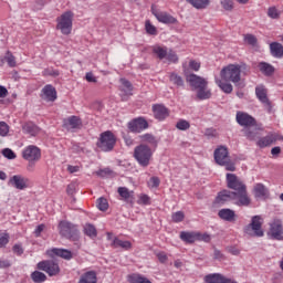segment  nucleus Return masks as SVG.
Returning <instances> with one entry per match:
<instances>
[{
	"instance_id": "f257e3e1",
	"label": "nucleus",
	"mask_w": 283,
	"mask_h": 283,
	"mask_svg": "<svg viewBox=\"0 0 283 283\" xmlns=\"http://www.w3.org/2000/svg\"><path fill=\"white\" fill-rule=\"evenodd\" d=\"M227 187L232 189L234 196L239 197L237 202L239 207H249L251 205V198H249L247 192V185L235 174H227Z\"/></svg>"
},
{
	"instance_id": "f03ea898",
	"label": "nucleus",
	"mask_w": 283,
	"mask_h": 283,
	"mask_svg": "<svg viewBox=\"0 0 283 283\" xmlns=\"http://www.w3.org/2000/svg\"><path fill=\"white\" fill-rule=\"evenodd\" d=\"M186 81L189 83L192 92H196L198 101H207L211 98V90H209V82L205 77L198 76L193 73L186 75Z\"/></svg>"
},
{
	"instance_id": "7ed1b4c3",
	"label": "nucleus",
	"mask_w": 283,
	"mask_h": 283,
	"mask_svg": "<svg viewBox=\"0 0 283 283\" xmlns=\"http://www.w3.org/2000/svg\"><path fill=\"white\" fill-rule=\"evenodd\" d=\"M216 83L224 94H231L233 92L231 83H240V72H221L216 76Z\"/></svg>"
},
{
	"instance_id": "20e7f679",
	"label": "nucleus",
	"mask_w": 283,
	"mask_h": 283,
	"mask_svg": "<svg viewBox=\"0 0 283 283\" xmlns=\"http://www.w3.org/2000/svg\"><path fill=\"white\" fill-rule=\"evenodd\" d=\"M214 161L220 167H226L227 171H235V164L231 161V157L229 156V148L226 146H219L214 153Z\"/></svg>"
},
{
	"instance_id": "39448f33",
	"label": "nucleus",
	"mask_w": 283,
	"mask_h": 283,
	"mask_svg": "<svg viewBox=\"0 0 283 283\" xmlns=\"http://www.w3.org/2000/svg\"><path fill=\"white\" fill-rule=\"evenodd\" d=\"M151 52L156 59L164 61V63H178L176 52L165 45L155 44L151 46Z\"/></svg>"
},
{
	"instance_id": "423d86ee",
	"label": "nucleus",
	"mask_w": 283,
	"mask_h": 283,
	"mask_svg": "<svg viewBox=\"0 0 283 283\" xmlns=\"http://www.w3.org/2000/svg\"><path fill=\"white\" fill-rule=\"evenodd\" d=\"M264 224V218L262 216H253L251 222L244 227L243 231L247 235L251 238H263L264 230L262 226Z\"/></svg>"
},
{
	"instance_id": "0eeeda50",
	"label": "nucleus",
	"mask_w": 283,
	"mask_h": 283,
	"mask_svg": "<svg viewBox=\"0 0 283 283\" xmlns=\"http://www.w3.org/2000/svg\"><path fill=\"white\" fill-rule=\"evenodd\" d=\"M151 156H154L151 148L145 144H140L134 149V158L137 160L140 167H149V163H151Z\"/></svg>"
},
{
	"instance_id": "6e6552de",
	"label": "nucleus",
	"mask_w": 283,
	"mask_h": 283,
	"mask_svg": "<svg viewBox=\"0 0 283 283\" xmlns=\"http://www.w3.org/2000/svg\"><path fill=\"white\" fill-rule=\"evenodd\" d=\"M74 21V13L72 11H65L56 18V30L61 31V34L65 36L72 34V25Z\"/></svg>"
},
{
	"instance_id": "1a4fd4ad",
	"label": "nucleus",
	"mask_w": 283,
	"mask_h": 283,
	"mask_svg": "<svg viewBox=\"0 0 283 283\" xmlns=\"http://www.w3.org/2000/svg\"><path fill=\"white\" fill-rule=\"evenodd\" d=\"M97 147L101 151H113L116 147V136L114 133L106 130L99 135Z\"/></svg>"
},
{
	"instance_id": "9d476101",
	"label": "nucleus",
	"mask_w": 283,
	"mask_h": 283,
	"mask_svg": "<svg viewBox=\"0 0 283 283\" xmlns=\"http://www.w3.org/2000/svg\"><path fill=\"white\" fill-rule=\"evenodd\" d=\"M22 158L29 161L28 170L32 171L34 169V163L41 160V149L34 145H30L23 150Z\"/></svg>"
},
{
	"instance_id": "9b49d317",
	"label": "nucleus",
	"mask_w": 283,
	"mask_h": 283,
	"mask_svg": "<svg viewBox=\"0 0 283 283\" xmlns=\"http://www.w3.org/2000/svg\"><path fill=\"white\" fill-rule=\"evenodd\" d=\"M36 266L39 271H44V273H48L50 277H54V275H59V273H61V268L54 260L41 261Z\"/></svg>"
},
{
	"instance_id": "f8f14e48",
	"label": "nucleus",
	"mask_w": 283,
	"mask_h": 283,
	"mask_svg": "<svg viewBox=\"0 0 283 283\" xmlns=\"http://www.w3.org/2000/svg\"><path fill=\"white\" fill-rule=\"evenodd\" d=\"M151 13L159 21V23H165L166 25H171L174 23H178V20L174 18L166 11L159 10L156 7H151Z\"/></svg>"
},
{
	"instance_id": "ddd939ff",
	"label": "nucleus",
	"mask_w": 283,
	"mask_h": 283,
	"mask_svg": "<svg viewBox=\"0 0 283 283\" xmlns=\"http://www.w3.org/2000/svg\"><path fill=\"white\" fill-rule=\"evenodd\" d=\"M231 200H239V197H237L231 190H221L212 202V207L231 202Z\"/></svg>"
},
{
	"instance_id": "4468645a",
	"label": "nucleus",
	"mask_w": 283,
	"mask_h": 283,
	"mask_svg": "<svg viewBox=\"0 0 283 283\" xmlns=\"http://www.w3.org/2000/svg\"><path fill=\"white\" fill-rule=\"evenodd\" d=\"M119 92L122 101H129L130 96H134V85L127 78L122 77L119 80Z\"/></svg>"
},
{
	"instance_id": "2eb2a0df",
	"label": "nucleus",
	"mask_w": 283,
	"mask_h": 283,
	"mask_svg": "<svg viewBox=\"0 0 283 283\" xmlns=\"http://www.w3.org/2000/svg\"><path fill=\"white\" fill-rule=\"evenodd\" d=\"M269 235L272 240H283L282 220L274 219L273 222L270 223Z\"/></svg>"
},
{
	"instance_id": "dca6fc26",
	"label": "nucleus",
	"mask_w": 283,
	"mask_h": 283,
	"mask_svg": "<svg viewBox=\"0 0 283 283\" xmlns=\"http://www.w3.org/2000/svg\"><path fill=\"white\" fill-rule=\"evenodd\" d=\"M149 127V123L147 119L139 117L135 118L128 123V129L134 132L135 134H140V132L147 129Z\"/></svg>"
},
{
	"instance_id": "f3484780",
	"label": "nucleus",
	"mask_w": 283,
	"mask_h": 283,
	"mask_svg": "<svg viewBox=\"0 0 283 283\" xmlns=\"http://www.w3.org/2000/svg\"><path fill=\"white\" fill-rule=\"evenodd\" d=\"M9 182L10 185H12V187L19 189L20 191H23V189H28V187H30V179L21 175H15L11 177Z\"/></svg>"
},
{
	"instance_id": "a211bd4d",
	"label": "nucleus",
	"mask_w": 283,
	"mask_h": 283,
	"mask_svg": "<svg viewBox=\"0 0 283 283\" xmlns=\"http://www.w3.org/2000/svg\"><path fill=\"white\" fill-rule=\"evenodd\" d=\"M260 132H262V129L258 127L256 123L242 129L248 140H258L260 136H262Z\"/></svg>"
},
{
	"instance_id": "6ab92c4d",
	"label": "nucleus",
	"mask_w": 283,
	"mask_h": 283,
	"mask_svg": "<svg viewBox=\"0 0 283 283\" xmlns=\"http://www.w3.org/2000/svg\"><path fill=\"white\" fill-rule=\"evenodd\" d=\"M237 123L239 125H241V127L247 128V127H251L252 125H255V118H253V116L247 114V113H242V112H238L237 113Z\"/></svg>"
},
{
	"instance_id": "aec40b11",
	"label": "nucleus",
	"mask_w": 283,
	"mask_h": 283,
	"mask_svg": "<svg viewBox=\"0 0 283 283\" xmlns=\"http://www.w3.org/2000/svg\"><path fill=\"white\" fill-rule=\"evenodd\" d=\"M56 88H54V86L48 84L42 88V101H46V103H54V101H56Z\"/></svg>"
},
{
	"instance_id": "412c9836",
	"label": "nucleus",
	"mask_w": 283,
	"mask_h": 283,
	"mask_svg": "<svg viewBox=\"0 0 283 283\" xmlns=\"http://www.w3.org/2000/svg\"><path fill=\"white\" fill-rule=\"evenodd\" d=\"M46 254L49 258H54V255H57V258H62L63 260H72L73 258L72 251L59 248L48 250Z\"/></svg>"
},
{
	"instance_id": "4be33fe9",
	"label": "nucleus",
	"mask_w": 283,
	"mask_h": 283,
	"mask_svg": "<svg viewBox=\"0 0 283 283\" xmlns=\"http://www.w3.org/2000/svg\"><path fill=\"white\" fill-rule=\"evenodd\" d=\"M59 231L63 238H71L72 232L76 231V226H74V223H72L70 221H61L59 223Z\"/></svg>"
},
{
	"instance_id": "5701e85b",
	"label": "nucleus",
	"mask_w": 283,
	"mask_h": 283,
	"mask_svg": "<svg viewBox=\"0 0 283 283\" xmlns=\"http://www.w3.org/2000/svg\"><path fill=\"white\" fill-rule=\"evenodd\" d=\"M117 193L120 196L122 200L124 202H127V205H130V207H134V190H129L127 187H119L117 189Z\"/></svg>"
},
{
	"instance_id": "b1692460",
	"label": "nucleus",
	"mask_w": 283,
	"mask_h": 283,
	"mask_svg": "<svg viewBox=\"0 0 283 283\" xmlns=\"http://www.w3.org/2000/svg\"><path fill=\"white\" fill-rule=\"evenodd\" d=\"M255 95L261 101L262 104H264V107L268 109V112H271V101H269V96H266V88L264 86H256L255 88Z\"/></svg>"
},
{
	"instance_id": "393cba45",
	"label": "nucleus",
	"mask_w": 283,
	"mask_h": 283,
	"mask_svg": "<svg viewBox=\"0 0 283 283\" xmlns=\"http://www.w3.org/2000/svg\"><path fill=\"white\" fill-rule=\"evenodd\" d=\"M153 112L157 120H165L169 116V109L163 104L153 105Z\"/></svg>"
},
{
	"instance_id": "a878e982",
	"label": "nucleus",
	"mask_w": 283,
	"mask_h": 283,
	"mask_svg": "<svg viewBox=\"0 0 283 283\" xmlns=\"http://www.w3.org/2000/svg\"><path fill=\"white\" fill-rule=\"evenodd\" d=\"M83 122L77 116H71L64 120V127L70 132V129H81Z\"/></svg>"
},
{
	"instance_id": "bb28decb",
	"label": "nucleus",
	"mask_w": 283,
	"mask_h": 283,
	"mask_svg": "<svg viewBox=\"0 0 283 283\" xmlns=\"http://www.w3.org/2000/svg\"><path fill=\"white\" fill-rule=\"evenodd\" d=\"M206 283H238L233 282L230 279L224 277L222 274H208L205 277Z\"/></svg>"
},
{
	"instance_id": "cd10ccee",
	"label": "nucleus",
	"mask_w": 283,
	"mask_h": 283,
	"mask_svg": "<svg viewBox=\"0 0 283 283\" xmlns=\"http://www.w3.org/2000/svg\"><path fill=\"white\" fill-rule=\"evenodd\" d=\"M218 216L221 220L226 222H235V211L229 208H223L219 210Z\"/></svg>"
},
{
	"instance_id": "c85d7f7f",
	"label": "nucleus",
	"mask_w": 283,
	"mask_h": 283,
	"mask_svg": "<svg viewBox=\"0 0 283 283\" xmlns=\"http://www.w3.org/2000/svg\"><path fill=\"white\" fill-rule=\"evenodd\" d=\"M22 132L24 134H29L30 136H36L41 133V128H39V126H36L34 123L28 122L22 125Z\"/></svg>"
},
{
	"instance_id": "c756f323",
	"label": "nucleus",
	"mask_w": 283,
	"mask_h": 283,
	"mask_svg": "<svg viewBox=\"0 0 283 283\" xmlns=\"http://www.w3.org/2000/svg\"><path fill=\"white\" fill-rule=\"evenodd\" d=\"M270 53L274 59H282L283 56V45L280 42H272L270 44Z\"/></svg>"
},
{
	"instance_id": "7c9ffc66",
	"label": "nucleus",
	"mask_w": 283,
	"mask_h": 283,
	"mask_svg": "<svg viewBox=\"0 0 283 283\" xmlns=\"http://www.w3.org/2000/svg\"><path fill=\"white\" fill-rule=\"evenodd\" d=\"M111 247H113V249H124V251H129V249H132V242L114 238L111 243Z\"/></svg>"
},
{
	"instance_id": "2f4dec72",
	"label": "nucleus",
	"mask_w": 283,
	"mask_h": 283,
	"mask_svg": "<svg viewBox=\"0 0 283 283\" xmlns=\"http://www.w3.org/2000/svg\"><path fill=\"white\" fill-rule=\"evenodd\" d=\"M98 279L96 276V272L94 271H88L85 272L81 277L78 283H97Z\"/></svg>"
},
{
	"instance_id": "473e14b6",
	"label": "nucleus",
	"mask_w": 283,
	"mask_h": 283,
	"mask_svg": "<svg viewBox=\"0 0 283 283\" xmlns=\"http://www.w3.org/2000/svg\"><path fill=\"white\" fill-rule=\"evenodd\" d=\"M187 3H190L196 10H207V7L210 6L211 0H186Z\"/></svg>"
},
{
	"instance_id": "72a5a7b5",
	"label": "nucleus",
	"mask_w": 283,
	"mask_h": 283,
	"mask_svg": "<svg viewBox=\"0 0 283 283\" xmlns=\"http://www.w3.org/2000/svg\"><path fill=\"white\" fill-rule=\"evenodd\" d=\"M180 239L188 244H193V242H198V232H185L180 233Z\"/></svg>"
},
{
	"instance_id": "f704fd0d",
	"label": "nucleus",
	"mask_w": 283,
	"mask_h": 283,
	"mask_svg": "<svg viewBox=\"0 0 283 283\" xmlns=\"http://www.w3.org/2000/svg\"><path fill=\"white\" fill-rule=\"evenodd\" d=\"M255 198H266L269 196V189L263 184H256L253 189Z\"/></svg>"
},
{
	"instance_id": "c9c22d12",
	"label": "nucleus",
	"mask_w": 283,
	"mask_h": 283,
	"mask_svg": "<svg viewBox=\"0 0 283 283\" xmlns=\"http://www.w3.org/2000/svg\"><path fill=\"white\" fill-rule=\"evenodd\" d=\"M244 71H247V65L244 63L229 64L228 66L221 70V72H244Z\"/></svg>"
},
{
	"instance_id": "e433bc0d",
	"label": "nucleus",
	"mask_w": 283,
	"mask_h": 283,
	"mask_svg": "<svg viewBox=\"0 0 283 283\" xmlns=\"http://www.w3.org/2000/svg\"><path fill=\"white\" fill-rule=\"evenodd\" d=\"M143 143L151 145V147H158V139L151 134H144L140 136Z\"/></svg>"
},
{
	"instance_id": "4c0bfd02",
	"label": "nucleus",
	"mask_w": 283,
	"mask_h": 283,
	"mask_svg": "<svg viewBox=\"0 0 283 283\" xmlns=\"http://www.w3.org/2000/svg\"><path fill=\"white\" fill-rule=\"evenodd\" d=\"M128 282L129 283H151V281H149V279L142 276L139 274L128 275Z\"/></svg>"
},
{
	"instance_id": "58836bf2",
	"label": "nucleus",
	"mask_w": 283,
	"mask_h": 283,
	"mask_svg": "<svg viewBox=\"0 0 283 283\" xmlns=\"http://www.w3.org/2000/svg\"><path fill=\"white\" fill-rule=\"evenodd\" d=\"M276 138L273 135H268L263 138H261L258 142L259 147H269V145H273V143H275Z\"/></svg>"
},
{
	"instance_id": "ea45409f",
	"label": "nucleus",
	"mask_w": 283,
	"mask_h": 283,
	"mask_svg": "<svg viewBox=\"0 0 283 283\" xmlns=\"http://www.w3.org/2000/svg\"><path fill=\"white\" fill-rule=\"evenodd\" d=\"M31 280L35 283H43L48 280V276L43 272L34 271L31 273Z\"/></svg>"
},
{
	"instance_id": "a19ab883",
	"label": "nucleus",
	"mask_w": 283,
	"mask_h": 283,
	"mask_svg": "<svg viewBox=\"0 0 283 283\" xmlns=\"http://www.w3.org/2000/svg\"><path fill=\"white\" fill-rule=\"evenodd\" d=\"M84 233L85 235H88V238H96L98 235V232L96 231V227L92 223H86L84 226Z\"/></svg>"
},
{
	"instance_id": "79ce46f5",
	"label": "nucleus",
	"mask_w": 283,
	"mask_h": 283,
	"mask_svg": "<svg viewBox=\"0 0 283 283\" xmlns=\"http://www.w3.org/2000/svg\"><path fill=\"white\" fill-rule=\"evenodd\" d=\"M169 78L174 85H177V87H182L185 85V80H182V77L176 73H171Z\"/></svg>"
},
{
	"instance_id": "37998d69",
	"label": "nucleus",
	"mask_w": 283,
	"mask_h": 283,
	"mask_svg": "<svg viewBox=\"0 0 283 283\" xmlns=\"http://www.w3.org/2000/svg\"><path fill=\"white\" fill-rule=\"evenodd\" d=\"M256 70H260V72H275V69L273 67V65H271L266 62L258 63Z\"/></svg>"
},
{
	"instance_id": "c03bdc74",
	"label": "nucleus",
	"mask_w": 283,
	"mask_h": 283,
	"mask_svg": "<svg viewBox=\"0 0 283 283\" xmlns=\"http://www.w3.org/2000/svg\"><path fill=\"white\" fill-rule=\"evenodd\" d=\"M220 3L226 12H232L233 8H235L233 0H220Z\"/></svg>"
},
{
	"instance_id": "a18cd8bd",
	"label": "nucleus",
	"mask_w": 283,
	"mask_h": 283,
	"mask_svg": "<svg viewBox=\"0 0 283 283\" xmlns=\"http://www.w3.org/2000/svg\"><path fill=\"white\" fill-rule=\"evenodd\" d=\"M145 30L147 34H150L151 36H156V34H158V29L151 24L149 20H147L145 23Z\"/></svg>"
},
{
	"instance_id": "49530a36",
	"label": "nucleus",
	"mask_w": 283,
	"mask_h": 283,
	"mask_svg": "<svg viewBox=\"0 0 283 283\" xmlns=\"http://www.w3.org/2000/svg\"><path fill=\"white\" fill-rule=\"evenodd\" d=\"M97 209H99V211H107V209H109V203L107 202V199L101 197L97 199Z\"/></svg>"
},
{
	"instance_id": "de8ad7c7",
	"label": "nucleus",
	"mask_w": 283,
	"mask_h": 283,
	"mask_svg": "<svg viewBox=\"0 0 283 283\" xmlns=\"http://www.w3.org/2000/svg\"><path fill=\"white\" fill-rule=\"evenodd\" d=\"M281 14H282V12H280L276 7H270L268 9V17L270 19H280Z\"/></svg>"
},
{
	"instance_id": "09e8293b",
	"label": "nucleus",
	"mask_w": 283,
	"mask_h": 283,
	"mask_svg": "<svg viewBox=\"0 0 283 283\" xmlns=\"http://www.w3.org/2000/svg\"><path fill=\"white\" fill-rule=\"evenodd\" d=\"M4 61L8 63L9 67H17V59L14 55H12V53L7 52L4 55Z\"/></svg>"
},
{
	"instance_id": "8fccbe9b",
	"label": "nucleus",
	"mask_w": 283,
	"mask_h": 283,
	"mask_svg": "<svg viewBox=\"0 0 283 283\" xmlns=\"http://www.w3.org/2000/svg\"><path fill=\"white\" fill-rule=\"evenodd\" d=\"M177 129H179L180 132H187V129H189V127H191V124H189L188 120L186 119H180L177 124H176Z\"/></svg>"
},
{
	"instance_id": "3c124183",
	"label": "nucleus",
	"mask_w": 283,
	"mask_h": 283,
	"mask_svg": "<svg viewBox=\"0 0 283 283\" xmlns=\"http://www.w3.org/2000/svg\"><path fill=\"white\" fill-rule=\"evenodd\" d=\"M244 41L248 43V45H251L252 48H255L258 45V38L253 34H245Z\"/></svg>"
},
{
	"instance_id": "603ef678",
	"label": "nucleus",
	"mask_w": 283,
	"mask_h": 283,
	"mask_svg": "<svg viewBox=\"0 0 283 283\" xmlns=\"http://www.w3.org/2000/svg\"><path fill=\"white\" fill-rule=\"evenodd\" d=\"M95 174L96 176H99V178H107V176H114V171L109 168L99 169Z\"/></svg>"
},
{
	"instance_id": "864d4df0",
	"label": "nucleus",
	"mask_w": 283,
	"mask_h": 283,
	"mask_svg": "<svg viewBox=\"0 0 283 283\" xmlns=\"http://www.w3.org/2000/svg\"><path fill=\"white\" fill-rule=\"evenodd\" d=\"M10 126L6 122H0V136H8Z\"/></svg>"
},
{
	"instance_id": "5fc2aeb1",
	"label": "nucleus",
	"mask_w": 283,
	"mask_h": 283,
	"mask_svg": "<svg viewBox=\"0 0 283 283\" xmlns=\"http://www.w3.org/2000/svg\"><path fill=\"white\" fill-rule=\"evenodd\" d=\"M2 155L4 156V158H8V160H14V158H17V155L10 148H4L2 150Z\"/></svg>"
},
{
	"instance_id": "6e6d98bb",
	"label": "nucleus",
	"mask_w": 283,
	"mask_h": 283,
	"mask_svg": "<svg viewBox=\"0 0 283 283\" xmlns=\"http://www.w3.org/2000/svg\"><path fill=\"white\" fill-rule=\"evenodd\" d=\"M197 242H211V235L209 233L197 232Z\"/></svg>"
},
{
	"instance_id": "4d7b16f0",
	"label": "nucleus",
	"mask_w": 283,
	"mask_h": 283,
	"mask_svg": "<svg viewBox=\"0 0 283 283\" xmlns=\"http://www.w3.org/2000/svg\"><path fill=\"white\" fill-rule=\"evenodd\" d=\"M137 205H151V198L147 195H139V199L137 200Z\"/></svg>"
},
{
	"instance_id": "13d9d810",
	"label": "nucleus",
	"mask_w": 283,
	"mask_h": 283,
	"mask_svg": "<svg viewBox=\"0 0 283 283\" xmlns=\"http://www.w3.org/2000/svg\"><path fill=\"white\" fill-rule=\"evenodd\" d=\"M171 218H172V222H182V220H185V212L177 211L172 213Z\"/></svg>"
},
{
	"instance_id": "bf43d9fd",
	"label": "nucleus",
	"mask_w": 283,
	"mask_h": 283,
	"mask_svg": "<svg viewBox=\"0 0 283 283\" xmlns=\"http://www.w3.org/2000/svg\"><path fill=\"white\" fill-rule=\"evenodd\" d=\"M189 70H192L193 72H198V70H200V62L196 60H191L189 62Z\"/></svg>"
},
{
	"instance_id": "052dcab7",
	"label": "nucleus",
	"mask_w": 283,
	"mask_h": 283,
	"mask_svg": "<svg viewBox=\"0 0 283 283\" xmlns=\"http://www.w3.org/2000/svg\"><path fill=\"white\" fill-rule=\"evenodd\" d=\"M8 242H10V235L6 233L0 238V249H3Z\"/></svg>"
},
{
	"instance_id": "680f3d73",
	"label": "nucleus",
	"mask_w": 283,
	"mask_h": 283,
	"mask_svg": "<svg viewBox=\"0 0 283 283\" xmlns=\"http://www.w3.org/2000/svg\"><path fill=\"white\" fill-rule=\"evenodd\" d=\"M206 136H208L209 138H218V130L213 128H208L206 130Z\"/></svg>"
},
{
	"instance_id": "e2e57ef3",
	"label": "nucleus",
	"mask_w": 283,
	"mask_h": 283,
	"mask_svg": "<svg viewBox=\"0 0 283 283\" xmlns=\"http://www.w3.org/2000/svg\"><path fill=\"white\" fill-rule=\"evenodd\" d=\"M12 266V263L8 260H0V269H10Z\"/></svg>"
},
{
	"instance_id": "0e129e2a",
	"label": "nucleus",
	"mask_w": 283,
	"mask_h": 283,
	"mask_svg": "<svg viewBox=\"0 0 283 283\" xmlns=\"http://www.w3.org/2000/svg\"><path fill=\"white\" fill-rule=\"evenodd\" d=\"M85 78L88 83H96V76L92 72L86 73Z\"/></svg>"
},
{
	"instance_id": "69168bd1",
	"label": "nucleus",
	"mask_w": 283,
	"mask_h": 283,
	"mask_svg": "<svg viewBox=\"0 0 283 283\" xmlns=\"http://www.w3.org/2000/svg\"><path fill=\"white\" fill-rule=\"evenodd\" d=\"M44 229H45V224L38 226L34 231L35 238H39L41 235V233H43Z\"/></svg>"
},
{
	"instance_id": "338daca9",
	"label": "nucleus",
	"mask_w": 283,
	"mask_h": 283,
	"mask_svg": "<svg viewBox=\"0 0 283 283\" xmlns=\"http://www.w3.org/2000/svg\"><path fill=\"white\" fill-rule=\"evenodd\" d=\"M13 253H17V255H23V248L19 244L13 245Z\"/></svg>"
},
{
	"instance_id": "774afa93",
	"label": "nucleus",
	"mask_w": 283,
	"mask_h": 283,
	"mask_svg": "<svg viewBox=\"0 0 283 283\" xmlns=\"http://www.w3.org/2000/svg\"><path fill=\"white\" fill-rule=\"evenodd\" d=\"M157 258H158L159 262H161V264H165V262H167V254L165 252H159L157 254Z\"/></svg>"
}]
</instances>
